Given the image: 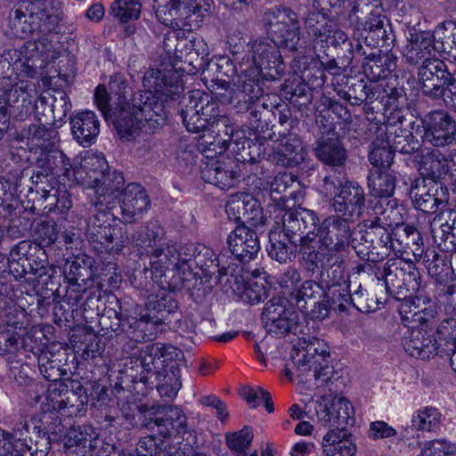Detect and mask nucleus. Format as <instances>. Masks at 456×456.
Listing matches in <instances>:
<instances>
[{"label":"nucleus","mask_w":456,"mask_h":456,"mask_svg":"<svg viewBox=\"0 0 456 456\" xmlns=\"http://www.w3.org/2000/svg\"><path fill=\"white\" fill-rule=\"evenodd\" d=\"M22 445L10 433L0 430V456H19V448Z\"/></svg>","instance_id":"62"},{"label":"nucleus","mask_w":456,"mask_h":456,"mask_svg":"<svg viewBox=\"0 0 456 456\" xmlns=\"http://www.w3.org/2000/svg\"><path fill=\"white\" fill-rule=\"evenodd\" d=\"M453 158L449 159L439 151H432L422 158L419 170L421 175L432 180L435 183L436 180L451 175L453 164Z\"/></svg>","instance_id":"34"},{"label":"nucleus","mask_w":456,"mask_h":456,"mask_svg":"<svg viewBox=\"0 0 456 456\" xmlns=\"http://www.w3.org/2000/svg\"><path fill=\"white\" fill-rule=\"evenodd\" d=\"M176 447L167 438L148 436L139 441L136 452L137 456H175Z\"/></svg>","instance_id":"43"},{"label":"nucleus","mask_w":456,"mask_h":456,"mask_svg":"<svg viewBox=\"0 0 456 456\" xmlns=\"http://www.w3.org/2000/svg\"><path fill=\"white\" fill-rule=\"evenodd\" d=\"M245 216L243 222L256 224L262 220V208L258 201L250 194L247 193L245 202Z\"/></svg>","instance_id":"63"},{"label":"nucleus","mask_w":456,"mask_h":456,"mask_svg":"<svg viewBox=\"0 0 456 456\" xmlns=\"http://www.w3.org/2000/svg\"><path fill=\"white\" fill-rule=\"evenodd\" d=\"M144 92L133 98V112L123 105L116 120L119 136L131 140L140 131L152 133L165 120L163 101L173 99L183 92L181 75L173 69H149L143 77Z\"/></svg>","instance_id":"3"},{"label":"nucleus","mask_w":456,"mask_h":456,"mask_svg":"<svg viewBox=\"0 0 456 456\" xmlns=\"http://www.w3.org/2000/svg\"><path fill=\"white\" fill-rule=\"evenodd\" d=\"M227 241L232 254L242 263L255 259L260 250L256 232L245 225L237 226L228 236Z\"/></svg>","instance_id":"21"},{"label":"nucleus","mask_w":456,"mask_h":456,"mask_svg":"<svg viewBox=\"0 0 456 456\" xmlns=\"http://www.w3.org/2000/svg\"><path fill=\"white\" fill-rule=\"evenodd\" d=\"M72 172L76 182L90 191L88 197L94 207L86 223L87 240L99 254H118L126 238L120 227L110 223L111 215L107 210L116 206L120 189L124 187L122 173L110 172L103 154L94 151H86Z\"/></svg>","instance_id":"1"},{"label":"nucleus","mask_w":456,"mask_h":456,"mask_svg":"<svg viewBox=\"0 0 456 456\" xmlns=\"http://www.w3.org/2000/svg\"><path fill=\"white\" fill-rule=\"evenodd\" d=\"M61 12L51 2L22 1L8 17V28L13 37L24 38L36 32L47 34L58 26Z\"/></svg>","instance_id":"6"},{"label":"nucleus","mask_w":456,"mask_h":456,"mask_svg":"<svg viewBox=\"0 0 456 456\" xmlns=\"http://www.w3.org/2000/svg\"><path fill=\"white\" fill-rule=\"evenodd\" d=\"M328 356L329 346L322 340L314 338L308 346L306 354H297L295 365L298 377L305 381H310L313 377L316 388L329 387L335 378V372L333 367L327 363Z\"/></svg>","instance_id":"10"},{"label":"nucleus","mask_w":456,"mask_h":456,"mask_svg":"<svg viewBox=\"0 0 456 456\" xmlns=\"http://www.w3.org/2000/svg\"><path fill=\"white\" fill-rule=\"evenodd\" d=\"M284 299L273 298L264 310L266 325L276 334L296 332L298 326V314L293 307H286Z\"/></svg>","instance_id":"19"},{"label":"nucleus","mask_w":456,"mask_h":456,"mask_svg":"<svg viewBox=\"0 0 456 456\" xmlns=\"http://www.w3.org/2000/svg\"><path fill=\"white\" fill-rule=\"evenodd\" d=\"M430 184L431 188L428 193L423 196V199L418 201V206L416 207L425 213H436L445 206V201L436 196L437 184L433 182H430Z\"/></svg>","instance_id":"55"},{"label":"nucleus","mask_w":456,"mask_h":456,"mask_svg":"<svg viewBox=\"0 0 456 456\" xmlns=\"http://www.w3.org/2000/svg\"><path fill=\"white\" fill-rule=\"evenodd\" d=\"M27 143L31 151L45 152L60 142L59 133L54 128L44 125L32 124L26 131Z\"/></svg>","instance_id":"35"},{"label":"nucleus","mask_w":456,"mask_h":456,"mask_svg":"<svg viewBox=\"0 0 456 456\" xmlns=\"http://www.w3.org/2000/svg\"><path fill=\"white\" fill-rule=\"evenodd\" d=\"M317 420L324 427L345 428L352 413L350 402L342 396L322 397L314 403Z\"/></svg>","instance_id":"16"},{"label":"nucleus","mask_w":456,"mask_h":456,"mask_svg":"<svg viewBox=\"0 0 456 456\" xmlns=\"http://www.w3.org/2000/svg\"><path fill=\"white\" fill-rule=\"evenodd\" d=\"M436 334L440 339L452 343L456 346V319L447 318L436 327Z\"/></svg>","instance_id":"64"},{"label":"nucleus","mask_w":456,"mask_h":456,"mask_svg":"<svg viewBox=\"0 0 456 456\" xmlns=\"http://www.w3.org/2000/svg\"><path fill=\"white\" fill-rule=\"evenodd\" d=\"M207 161L201 167L200 174L203 180L221 190H228L239 183L240 176V165L232 158L221 157L214 159L206 156Z\"/></svg>","instance_id":"15"},{"label":"nucleus","mask_w":456,"mask_h":456,"mask_svg":"<svg viewBox=\"0 0 456 456\" xmlns=\"http://www.w3.org/2000/svg\"><path fill=\"white\" fill-rule=\"evenodd\" d=\"M64 274L69 286H77V290H84L87 281L90 280L91 270L86 265H81L79 258H77L67 262Z\"/></svg>","instance_id":"50"},{"label":"nucleus","mask_w":456,"mask_h":456,"mask_svg":"<svg viewBox=\"0 0 456 456\" xmlns=\"http://www.w3.org/2000/svg\"><path fill=\"white\" fill-rule=\"evenodd\" d=\"M77 395L72 389H69L64 381H57L51 384L47 389L46 400L53 411H61L75 405Z\"/></svg>","instance_id":"39"},{"label":"nucleus","mask_w":456,"mask_h":456,"mask_svg":"<svg viewBox=\"0 0 456 456\" xmlns=\"http://www.w3.org/2000/svg\"><path fill=\"white\" fill-rule=\"evenodd\" d=\"M254 435L250 428L245 427L238 432L227 435V446L235 452L246 454V450L250 445Z\"/></svg>","instance_id":"54"},{"label":"nucleus","mask_w":456,"mask_h":456,"mask_svg":"<svg viewBox=\"0 0 456 456\" xmlns=\"http://www.w3.org/2000/svg\"><path fill=\"white\" fill-rule=\"evenodd\" d=\"M224 133V139H225V151L230 149L231 151L241 157L243 160L247 159V156L250 159H255L256 156L254 149L260 150L261 144L252 142L247 137V132L243 129H234L231 125L230 121L225 124V126H222Z\"/></svg>","instance_id":"31"},{"label":"nucleus","mask_w":456,"mask_h":456,"mask_svg":"<svg viewBox=\"0 0 456 456\" xmlns=\"http://www.w3.org/2000/svg\"><path fill=\"white\" fill-rule=\"evenodd\" d=\"M35 232L41 242L45 245L54 243L58 238L57 224L54 222L43 221L38 223Z\"/></svg>","instance_id":"61"},{"label":"nucleus","mask_w":456,"mask_h":456,"mask_svg":"<svg viewBox=\"0 0 456 456\" xmlns=\"http://www.w3.org/2000/svg\"><path fill=\"white\" fill-rule=\"evenodd\" d=\"M116 86L118 87L120 92L116 93L114 96H110L106 91V88L101 85L95 88L94 92V102L97 108L102 111L106 119H112L115 126L116 120L118 118L122 105L126 110H131L133 111V102H127L125 92H121V89H125L126 87L125 82L111 80L110 83V89L113 90Z\"/></svg>","instance_id":"22"},{"label":"nucleus","mask_w":456,"mask_h":456,"mask_svg":"<svg viewBox=\"0 0 456 456\" xmlns=\"http://www.w3.org/2000/svg\"><path fill=\"white\" fill-rule=\"evenodd\" d=\"M37 163L39 167L56 175H64L68 178L71 174L69 159L56 146L45 152H40Z\"/></svg>","instance_id":"36"},{"label":"nucleus","mask_w":456,"mask_h":456,"mask_svg":"<svg viewBox=\"0 0 456 456\" xmlns=\"http://www.w3.org/2000/svg\"><path fill=\"white\" fill-rule=\"evenodd\" d=\"M37 92L28 81L13 83L12 88L0 94V115L13 117L17 120L26 119L36 108Z\"/></svg>","instance_id":"12"},{"label":"nucleus","mask_w":456,"mask_h":456,"mask_svg":"<svg viewBox=\"0 0 456 456\" xmlns=\"http://www.w3.org/2000/svg\"><path fill=\"white\" fill-rule=\"evenodd\" d=\"M322 447L325 456H354L357 451L351 434L345 428L329 430L322 437Z\"/></svg>","instance_id":"28"},{"label":"nucleus","mask_w":456,"mask_h":456,"mask_svg":"<svg viewBox=\"0 0 456 456\" xmlns=\"http://www.w3.org/2000/svg\"><path fill=\"white\" fill-rule=\"evenodd\" d=\"M394 153L381 141L378 139L372 142V150L369 154L371 165L378 168H388L394 159Z\"/></svg>","instance_id":"53"},{"label":"nucleus","mask_w":456,"mask_h":456,"mask_svg":"<svg viewBox=\"0 0 456 456\" xmlns=\"http://www.w3.org/2000/svg\"><path fill=\"white\" fill-rule=\"evenodd\" d=\"M25 314L13 307L12 316L0 322V354L15 353L20 346V341L27 333L24 325Z\"/></svg>","instance_id":"23"},{"label":"nucleus","mask_w":456,"mask_h":456,"mask_svg":"<svg viewBox=\"0 0 456 456\" xmlns=\"http://www.w3.org/2000/svg\"><path fill=\"white\" fill-rule=\"evenodd\" d=\"M419 456H456V444L446 439H434L424 444Z\"/></svg>","instance_id":"52"},{"label":"nucleus","mask_w":456,"mask_h":456,"mask_svg":"<svg viewBox=\"0 0 456 456\" xmlns=\"http://www.w3.org/2000/svg\"><path fill=\"white\" fill-rule=\"evenodd\" d=\"M424 139L436 147L451 144L456 136V121L447 112L433 111L423 121Z\"/></svg>","instance_id":"17"},{"label":"nucleus","mask_w":456,"mask_h":456,"mask_svg":"<svg viewBox=\"0 0 456 456\" xmlns=\"http://www.w3.org/2000/svg\"><path fill=\"white\" fill-rule=\"evenodd\" d=\"M315 157L324 165L342 167L347 158L346 151L337 137H320L314 147Z\"/></svg>","instance_id":"30"},{"label":"nucleus","mask_w":456,"mask_h":456,"mask_svg":"<svg viewBox=\"0 0 456 456\" xmlns=\"http://www.w3.org/2000/svg\"><path fill=\"white\" fill-rule=\"evenodd\" d=\"M44 44L41 41H27L20 49L17 62L20 64L21 70L28 75H33L38 61H43Z\"/></svg>","instance_id":"41"},{"label":"nucleus","mask_w":456,"mask_h":456,"mask_svg":"<svg viewBox=\"0 0 456 456\" xmlns=\"http://www.w3.org/2000/svg\"><path fill=\"white\" fill-rule=\"evenodd\" d=\"M199 133H202L199 138V145L204 151H213L215 154H222L225 151L223 128L219 130L216 126H209Z\"/></svg>","instance_id":"49"},{"label":"nucleus","mask_w":456,"mask_h":456,"mask_svg":"<svg viewBox=\"0 0 456 456\" xmlns=\"http://www.w3.org/2000/svg\"><path fill=\"white\" fill-rule=\"evenodd\" d=\"M430 35L420 33L416 35L415 39L409 42L404 50V57L411 64H417L420 61L435 60L430 58L434 51Z\"/></svg>","instance_id":"40"},{"label":"nucleus","mask_w":456,"mask_h":456,"mask_svg":"<svg viewBox=\"0 0 456 456\" xmlns=\"http://www.w3.org/2000/svg\"><path fill=\"white\" fill-rule=\"evenodd\" d=\"M237 90L230 98V103L237 112H246L253 108L263 96V89L259 79H253L251 76L241 73L236 83Z\"/></svg>","instance_id":"24"},{"label":"nucleus","mask_w":456,"mask_h":456,"mask_svg":"<svg viewBox=\"0 0 456 456\" xmlns=\"http://www.w3.org/2000/svg\"><path fill=\"white\" fill-rule=\"evenodd\" d=\"M384 282H378L380 289L385 285L387 294L398 300L405 298L408 294L417 292L420 287V275L411 262H403L400 259L388 260L382 272Z\"/></svg>","instance_id":"11"},{"label":"nucleus","mask_w":456,"mask_h":456,"mask_svg":"<svg viewBox=\"0 0 456 456\" xmlns=\"http://www.w3.org/2000/svg\"><path fill=\"white\" fill-rule=\"evenodd\" d=\"M297 244L289 242L279 231L272 230L269 232V245L266 248L267 253L272 259L279 263H286L290 260Z\"/></svg>","instance_id":"46"},{"label":"nucleus","mask_w":456,"mask_h":456,"mask_svg":"<svg viewBox=\"0 0 456 456\" xmlns=\"http://www.w3.org/2000/svg\"><path fill=\"white\" fill-rule=\"evenodd\" d=\"M419 81L424 94L443 96L445 105L456 111V70L451 72L441 60H428L419 69Z\"/></svg>","instance_id":"9"},{"label":"nucleus","mask_w":456,"mask_h":456,"mask_svg":"<svg viewBox=\"0 0 456 456\" xmlns=\"http://www.w3.org/2000/svg\"><path fill=\"white\" fill-rule=\"evenodd\" d=\"M386 300V297L383 298L381 297H376L375 301L371 298V301L376 303V307H373L370 304L364 305L362 300L356 301V298L352 297V294L348 289V285H345L342 288L334 289L332 291L331 307L335 311L345 312L348 305H353L361 312H369L374 311L376 308H379V305H383Z\"/></svg>","instance_id":"37"},{"label":"nucleus","mask_w":456,"mask_h":456,"mask_svg":"<svg viewBox=\"0 0 456 456\" xmlns=\"http://www.w3.org/2000/svg\"><path fill=\"white\" fill-rule=\"evenodd\" d=\"M22 445L19 448V456H47L50 450L49 438L37 435L36 439H20Z\"/></svg>","instance_id":"51"},{"label":"nucleus","mask_w":456,"mask_h":456,"mask_svg":"<svg viewBox=\"0 0 456 456\" xmlns=\"http://www.w3.org/2000/svg\"><path fill=\"white\" fill-rule=\"evenodd\" d=\"M133 244L142 255L150 256L151 273L158 281L166 271L172 267L182 281L191 274V262L194 256L192 246L178 247L165 236L164 228L156 222H150L136 232Z\"/></svg>","instance_id":"5"},{"label":"nucleus","mask_w":456,"mask_h":456,"mask_svg":"<svg viewBox=\"0 0 456 456\" xmlns=\"http://www.w3.org/2000/svg\"><path fill=\"white\" fill-rule=\"evenodd\" d=\"M168 349H175L172 346H166L162 344H151L147 345L142 351H141V361L142 364L147 370H151V367L154 365L155 361L157 359H159L160 357L164 356V354Z\"/></svg>","instance_id":"58"},{"label":"nucleus","mask_w":456,"mask_h":456,"mask_svg":"<svg viewBox=\"0 0 456 456\" xmlns=\"http://www.w3.org/2000/svg\"><path fill=\"white\" fill-rule=\"evenodd\" d=\"M368 187L374 197L388 198L395 188V177L391 173L379 170L370 171L368 176Z\"/></svg>","instance_id":"45"},{"label":"nucleus","mask_w":456,"mask_h":456,"mask_svg":"<svg viewBox=\"0 0 456 456\" xmlns=\"http://www.w3.org/2000/svg\"><path fill=\"white\" fill-rule=\"evenodd\" d=\"M320 290L321 287L317 282L306 280L297 289H295L293 292H289V297L292 304L304 314L307 312L308 304L311 301H315L320 294Z\"/></svg>","instance_id":"47"},{"label":"nucleus","mask_w":456,"mask_h":456,"mask_svg":"<svg viewBox=\"0 0 456 456\" xmlns=\"http://www.w3.org/2000/svg\"><path fill=\"white\" fill-rule=\"evenodd\" d=\"M403 345L407 354L423 360L437 353L436 340L433 334L421 329H409L404 335Z\"/></svg>","instance_id":"27"},{"label":"nucleus","mask_w":456,"mask_h":456,"mask_svg":"<svg viewBox=\"0 0 456 456\" xmlns=\"http://www.w3.org/2000/svg\"><path fill=\"white\" fill-rule=\"evenodd\" d=\"M144 426L167 439L172 436H183L188 431L187 417L177 406L165 408L161 417L146 419Z\"/></svg>","instance_id":"20"},{"label":"nucleus","mask_w":456,"mask_h":456,"mask_svg":"<svg viewBox=\"0 0 456 456\" xmlns=\"http://www.w3.org/2000/svg\"><path fill=\"white\" fill-rule=\"evenodd\" d=\"M125 312L118 319L122 330L131 342L140 343L155 338L157 328L162 322L159 318L151 317L149 309L139 305H134Z\"/></svg>","instance_id":"14"},{"label":"nucleus","mask_w":456,"mask_h":456,"mask_svg":"<svg viewBox=\"0 0 456 456\" xmlns=\"http://www.w3.org/2000/svg\"><path fill=\"white\" fill-rule=\"evenodd\" d=\"M314 9L309 12L305 19V27L307 34L315 40L328 41L331 33L332 23L325 14Z\"/></svg>","instance_id":"44"},{"label":"nucleus","mask_w":456,"mask_h":456,"mask_svg":"<svg viewBox=\"0 0 456 456\" xmlns=\"http://www.w3.org/2000/svg\"><path fill=\"white\" fill-rule=\"evenodd\" d=\"M402 209L393 206H387L376 217L375 223L379 228L388 227L394 228L403 224V216L401 213Z\"/></svg>","instance_id":"56"},{"label":"nucleus","mask_w":456,"mask_h":456,"mask_svg":"<svg viewBox=\"0 0 456 456\" xmlns=\"http://www.w3.org/2000/svg\"><path fill=\"white\" fill-rule=\"evenodd\" d=\"M318 221L317 214L307 208L296 211L278 209L273 229L279 231L291 244L299 241L302 253V240L309 230L316 228Z\"/></svg>","instance_id":"13"},{"label":"nucleus","mask_w":456,"mask_h":456,"mask_svg":"<svg viewBox=\"0 0 456 456\" xmlns=\"http://www.w3.org/2000/svg\"><path fill=\"white\" fill-rule=\"evenodd\" d=\"M443 419L437 408L426 406L413 412L411 427L418 431L436 433L441 428Z\"/></svg>","instance_id":"38"},{"label":"nucleus","mask_w":456,"mask_h":456,"mask_svg":"<svg viewBox=\"0 0 456 456\" xmlns=\"http://www.w3.org/2000/svg\"><path fill=\"white\" fill-rule=\"evenodd\" d=\"M110 12L120 23L137 20L142 12L139 0H114L110 6Z\"/></svg>","instance_id":"48"},{"label":"nucleus","mask_w":456,"mask_h":456,"mask_svg":"<svg viewBox=\"0 0 456 456\" xmlns=\"http://www.w3.org/2000/svg\"><path fill=\"white\" fill-rule=\"evenodd\" d=\"M262 20L273 39L263 37L249 43L240 64V72L253 79L276 80L285 73L279 45L297 52L300 42V25L297 13L289 8H270L265 12Z\"/></svg>","instance_id":"2"},{"label":"nucleus","mask_w":456,"mask_h":456,"mask_svg":"<svg viewBox=\"0 0 456 456\" xmlns=\"http://www.w3.org/2000/svg\"><path fill=\"white\" fill-rule=\"evenodd\" d=\"M398 311L401 316V321L405 327H408L409 329L416 328L417 316L415 315L418 314L419 309L412 300L408 299L402 302L399 305Z\"/></svg>","instance_id":"59"},{"label":"nucleus","mask_w":456,"mask_h":456,"mask_svg":"<svg viewBox=\"0 0 456 456\" xmlns=\"http://www.w3.org/2000/svg\"><path fill=\"white\" fill-rule=\"evenodd\" d=\"M181 117L188 132L197 133L206 127L216 126L220 130L229 118L220 110V102L210 94L192 90L183 96Z\"/></svg>","instance_id":"7"},{"label":"nucleus","mask_w":456,"mask_h":456,"mask_svg":"<svg viewBox=\"0 0 456 456\" xmlns=\"http://www.w3.org/2000/svg\"><path fill=\"white\" fill-rule=\"evenodd\" d=\"M384 19L379 9H376L370 12L369 17L363 23V30L374 33L378 37H383L386 31L384 29Z\"/></svg>","instance_id":"60"},{"label":"nucleus","mask_w":456,"mask_h":456,"mask_svg":"<svg viewBox=\"0 0 456 456\" xmlns=\"http://www.w3.org/2000/svg\"><path fill=\"white\" fill-rule=\"evenodd\" d=\"M322 189L326 197H331V208L336 214L351 220L359 218L365 207V193L356 182L346 180L338 175L325 176Z\"/></svg>","instance_id":"8"},{"label":"nucleus","mask_w":456,"mask_h":456,"mask_svg":"<svg viewBox=\"0 0 456 456\" xmlns=\"http://www.w3.org/2000/svg\"><path fill=\"white\" fill-rule=\"evenodd\" d=\"M397 58L392 53H371L362 62L365 77L370 81H379L387 78L395 70Z\"/></svg>","instance_id":"33"},{"label":"nucleus","mask_w":456,"mask_h":456,"mask_svg":"<svg viewBox=\"0 0 456 456\" xmlns=\"http://www.w3.org/2000/svg\"><path fill=\"white\" fill-rule=\"evenodd\" d=\"M152 2L157 19L167 26H177L178 21L191 15L186 0H152Z\"/></svg>","instance_id":"32"},{"label":"nucleus","mask_w":456,"mask_h":456,"mask_svg":"<svg viewBox=\"0 0 456 456\" xmlns=\"http://www.w3.org/2000/svg\"><path fill=\"white\" fill-rule=\"evenodd\" d=\"M118 197L116 204H120L121 215L125 222L134 223L142 217L150 208L151 200L145 189L139 183H132L126 185Z\"/></svg>","instance_id":"18"},{"label":"nucleus","mask_w":456,"mask_h":456,"mask_svg":"<svg viewBox=\"0 0 456 456\" xmlns=\"http://www.w3.org/2000/svg\"><path fill=\"white\" fill-rule=\"evenodd\" d=\"M246 195L247 193L240 192L229 197L225 205V211L231 220L243 222Z\"/></svg>","instance_id":"57"},{"label":"nucleus","mask_w":456,"mask_h":456,"mask_svg":"<svg viewBox=\"0 0 456 456\" xmlns=\"http://www.w3.org/2000/svg\"><path fill=\"white\" fill-rule=\"evenodd\" d=\"M354 220L338 214L325 217L302 240V256L308 268L331 271L333 284L344 280V253L353 242Z\"/></svg>","instance_id":"4"},{"label":"nucleus","mask_w":456,"mask_h":456,"mask_svg":"<svg viewBox=\"0 0 456 456\" xmlns=\"http://www.w3.org/2000/svg\"><path fill=\"white\" fill-rule=\"evenodd\" d=\"M71 134L80 145L89 147L96 142L100 121L94 111H81L70 118Z\"/></svg>","instance_id":"26"},{"label":"nucleus","mask_w":456,"mask_h":456,"mask_svg":"<svg viewBox=\"0 0 456 456\" xmlns=\"http://www.w3.org/2000/svg\"><path fill=\"white\" fill-rule=\"evenodd\" d=\"M97 438L98 434L91 426L71 427L64 436V447L70 453L84 455L96 448Z\"/></svg>","instance_id":"29"},{"label":"nucleus","mask_w":456,"mask_h":456,"mask_svg":"<svg viewBox=\"0 0 456 456\" xmlns=\"http://www.w3.org/2000/svg\"><path fill=\"white\" fill-rule=\"evenodd\" d=\"M269 159L283 167H294L305 159L302 142L295 134H289L274 142Z\"/></svg>","instance_id":"25"},{"label":"nucleus","mask_w":456,"mask_h":456,"mask_svg":"<svg viewBox=\"0 0 456 456\" xmlns=\"http://www.w3.org/2000/svg\"><path fill=\"white\" fill-rule=\"evenodd\" d=\"M397 120L400 124L403 122V118L397 115ZM385 138L381 139V142L388 148L395 151L407 153L409 152V142L408 138L411 136V133L402 127L401 125L388 123L385 126Z\"/></svg>","instance_id":"42"}]
</instances>
